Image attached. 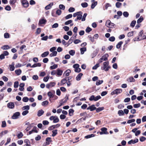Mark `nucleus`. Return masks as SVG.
<instances>
[{
	"mask_svg": "<svg viewBox=\"0 0 146 146\" xmlns=\"http://www.w3.org/2000/svg\"><path fill=\"white\" fill-rule=\"evenodd\" d=\"M20 113L19 112H16L13 113L11 117V118L13 119H17L19 118L20 115Z\"/></svg>",
	"mask_w": 146,
	"mask_h": 146,
	"instance_id": "3",
	"label": "nucleus"
},
{
	"mask_svg": "<svg viewBox=\"0 0 146 146\" xmlns=\"http://www.w3.org/2000/svg\"><path fill=\"white\" fill-rule=\"evenodd\" d=\"M55 93V92L54 90H52V91H49L47 93V95L50 98H53L54 96L53 94H54Z\"/></svg>",
	"mask_w": 146,
	"mask_h": 146,
	"instance_id": "8",
	"label": "nucleus"
},
{
	"mask_svg": "<svg viewBox=\"0 0 146 146\" xmlns=\"http://www.w3.org/2000/svg\"><path fill=\"white\" fill-rule=\"evenodd\" d=\"M97 4V2L96 1L92 3L91 5V8L93 9Z\"/></svg>",
	"mask_w": 146,
	"mask_h": 146,
	"instance_id": "36",
	"label": "nucleus"
},
{
	"mask_svg": "<svg viewBox=\"0 0 146 146\" xmlns=\"http://www.w3.org/2000/svg\"><path fill=\"white\" fill-rule=\"evenodd\" d=\"M52 52L51 53H50V55L49 56L50 57H52L53 56H56L57 54V52L56 51H53V52Z\"/></svg>",
	"mask_w": 146,
	"mask_h": 146,
	"instance_id": "26",
	"label": "nucleus"
},
{
	"mask_svg": "<svg viewBox=\"0 0 146 146\" xmlns=\"http://www.w3.org/2000/svg\"><path fill=\"white\" fill-rule=\"evenodd\" d=\"M107 129L105 127H103L101 128V130L102 131H101L100 132V135H102L104 134H109L108 132L107 131Z\"/></svg>",
	"mask_w": 146,
	"mask_h": 146,
	"instance_id": "2",
	"label": "nucleus"
},
{
	"mask_svg": "<svg viewBox=\"0 0 146 146\" xmlns=\"http://www.w3.org/2000/svg\"><path fill=\"white\" fill-rule=\"evenodd\" d=\"M57 131L58 130L57 129L53 130L52 131V136L54 137L58 133Z\"/></svg>",
	"mask_w": 146,
	"mask_h": 146,
	"instance_id": "30",
	"label": "nucleus"
},
{
	"mask_svg": "<svg viewBox=\"0 0 146 146\" xmlns=\"http://www.w3.org/2000/svg\"><path fill=\"white\" fill-rule=\"evenodd\" d=\"M14 104L13 102H11L7 104V107L10 109H13L14 107Z\"/></svg>",
	"mask_w": 146,
	"mask_h": 146,
	"instance_id": "11",
	"label": "nucleus"
},
{
	"mask_svg": "<svg viewBox=\"0 0 146 146\" xmlns=\"http://www.w3.org/2000/svg\"><path fill=\"white\" fill-rule=\"evenodd\" d=\"M122 91V90L121 89L117 88L113 91L111 93V94L113 95L114 94H117L121 93Z\"/></svg>",
	"mask_w": 146,
	"mask_h": 146,
	"instance_id": "1",
	"label": "nucleus"
},
{
	"mask_svg": "<svg viewBox=\"0 0 146 146\" xmlns=\"http://www.w3.org/2000/svg\"><path fill=\"white\" fill-rule=\"evenodd\" d=\"M138 141V139L137 138L135 139L134 140L131 139L128 142V144L129 145H130L132 143L134 144L137 143Z\"/></svg>",
	"mask_w": 146,
	"mask_h": 146,
	"instance_id": "7",
	"label": "nucleus"
},
{
	"mask_svg": "<svg viewBox=\"0 0 146 146\" xmlns=\"http://www.w3.org/2000/svg\"><path fill=\"white\" fill-rule=\"evenodd\" d=\"M49 78V76L48 75L47 76L44 77L43 80L44 82H47Z\"/></svg>",
	"mask_w": 146,
	"mask_h": 146,
	"instance_id": "47",
	"label": "nucleus"
},
{
	"mask_svg": "<svg viewBox=\"0 0 146 146\" xmlns=\"http://www.w3.org/2000/svg\"><path fill=\"white\" fill-rule=\"evenodd\" d=\"M29 100V98L27 97H24L22 99L23 101L25 102H27Z\"/></svg>",
	"mask_w": 146,
	"mask_h": 146,
	"instance_id": "44",
	"label": "nucleus"
},
{
	"mask_svg": "<svg viewBox=\"0 0 146 146\" xmlns=\"http://www.w3.org/2000/svg\"><path fill=\"white\" fill-rule=\"evenodd\" d=\"M58 66L57 64H54L52 66H51L50 67V68L51 70L55 69L58 67Z\"/></svg>",
	"mask_w": 146,
	"mask_h": 146,
	"instance_id": "41",
	"label": "nucleus"
},
{
	"mask_svg": "<svg viewBox=\"0 0 146 146\" xmlns=\"http://www.w3.org/2000/svg\"><path fill=\"white\" fill-rule=\"evenodd\" d=\"M104 109V107H99L98 108H96V112L97 113H98L103 110Z\"/></svg>",
	"mask_w": 146,
	"mask_h": 146,
	"instance_id": "35",
	"label": "nucleus"
},
{
	"mask_svg": "<svg viewBox=\"0 0 146 146\" xmlns=\"http://www.w3.org/2000/svg\"><path fill=\"white\" fill-rule=\"evenodd\" d=\"M30 109V107L29 105L25 106H23L22 108L23 110H29Z\"/></svg>",
	"mask_w": 146,
	"mask_h": 146,
	"instance_id": "34",
	"label": "nucleus"
},
{
	"mask_svg": "<svg viewBox=\"0 0 146 146\" xmlns=\"http://www.w3.org/2000/svg\"><path fill=\"white\" fill-rule=\"evenodd\" d=\"M1 48L3 50H7L10 48V47L8 45H5L2 46Z\"/></svg>",
	"mask_w": 146,
	"mask_h": 146,
	"instance_id": "28",
	"label": "nucleus"
},
{
	"mask_svg": "<svg viewBox=\"0 0 146 146\" xmlns=\"http://www.w3.org/2000/svg\"><path fill=\"white\" fill-rule=\"evenodd\" d=\"M103 82V80H99L98 81H96V84L97 86H99L101 84H102Z\"/></svg>",
	"mask_w": 146,
	"mask_h": 146,
	"instance_id": "43",
	"label": "nucleus"
},
{
	"mask_svg": "<svg viewBox=\"0 0 146 146\" xmlns=\"http://www.w3.org/2000/svg\"><path fill=\"white\" fill-rule=\"evenodd\" d=\"M19 85V82L18 81H15L14 82V87L15 88H17Z\"/></svg>",
	"mask_w": 146,
	"mask_h": 146,
	"instance_id": "42",
	"label": "nucleus"
},
{
	"mask_svg": "<svg viewBox=\"0 0 146 146\" xmlns=\"http://www.w3.org/2000/svg\"><path fill=\"white\" fill-rule=\"evenodd\" d=\"M74 39V38L73 36H72L70 38L68 41V42L67 43V46H68L70 44L72 43Z\"/></svg>",
	"mask_w": 146,
	"mask_h": 146,
	"instance_id": "21",
	"label": "nucleus"
},
{
	"mask_svg": "<svg viewBox=\"0 0 146 146\" xmlns=\"http://www.w3.org/2000/svg\"><path fill=\"white\" fill-rule=\"evenodd\" d=\"M65 8V6L63 4H60L59 5V8L60 9L64 10Z\"/></svg>",
	"mask_w": 146,
	"mask_h": 146,
	"instance_id": "55",
	"label": "nucleus"
},
{
	"mask_svg": "<svg viewBox=\"0 0 146 146\" xmlns=\"http://www.w3.org/2000/svg\"><path fill=\"white\" fill-rule=\"evenodd\" d=\"M109 64V62L108 61L104 62L103 63V66H102L101 67V69L102 70H105L106 68Z\"/></svg>",
	"mask_w": 146,
	"mask_h": 146,
	"instance_id": "6",
	"label": "nucleus"
},
{
	"mask_svg": "<svg viewBox=\"0 0 146 146\" xmlns=\"http://www.w3.org/2000/svg\"><path fill=\"white\" fill-rule=\"evenodd\" d=\"M75 9L73 7H70L68 10V11L70 13L73 12L74 11Z\"/></svg>",
	"mask_w": 146,
	"mask_h": 146,
	"instance_id": "61",
	"label": "nucleus"
},
{
	"mask_svg": "<svg viewBox=\"0 0 146 146\" xmlns=\"http://www.w3.org/2000/svg\"><path fill=\"white\" fill-rule=\"evenodd\" d=\"M81 5L83 8H86L88 7V4L86 2H84L82 3Z\"/></svg>",
	"mask_w": 146,
	"mask_h": 146,
	"instance_id": "45",
	"label": "nucleus"
},
{
	"mask_svg": "<svg viewBox=\"0 0 146 146\" xmlns=\"http://www.w3.org/2000/svg\"><path fill=\"white\" fill-rule=\"evenodd\" d=\"M109 56L108 54L107 53L103 55L101 58L104 61H106L108 59V57Z\"/></svg>",
	"mask_w": 146,
	"mask_h": 146,
	"instance_id": "12",
	"label": "nucleus"
},
{
	"mask_svg": "<svg viewBox=\"0 0 146 146\" xmlns=\"http://www.w3.org/2000/svg\"><path fill=\"white\" fill-rule=\"evenodd\" d=\"M123 43V42L122 41L119 42L116 45V47L117 49L120 48L122 44Z\"/></svg>",
	"mask_w": 146,
	"mask_h": 146,
	"instance_id": "27",
	"label": "nucleus"
},
{
	"mask_svg": "<svg viewBox=\"0 0 146 146\" xmlns=\"http://www.w3.org/2000/svg\"><path fill=\"white\" fill-rule=\"evenodd\" d=\"M62 13V11L60 9H58L56 11V14L58 15H60Z\"/></svg>",
	"mask_w": 146,
	"mask_h": 146,
	"instance_id": "63",
	"label": "nucleus"
},
{
	"mask_svg": "<svg viewBox=\"0 0 146 146\" xmlns=\"http://www.w3.org/2000/svg\"><path fill=\"white\" fill-rule=\"evenodd\" d=\"M60 125V124H57L55 125H52L50 126L48 128V129L49 131H51L54 129L59 127Z\"/></svg>",
	"mask_w": 146,
	"mask_h": 146,
	"instance_id": "4",
	"label": "nucleus"
},
{
	"mask_svg": "<svg viewBox=\"0 0 146 146\" xmlns=\"http://www.w3.org/2000/svg\"><path fill=\"white\" fill-rule=\"evenodd\" d=\"M71 70L69 69H68L65 71L64 74L65 73V76L67 77L69 75L70 73L71 72Z\"/></svg>",
	"mask_w": 146,
	"mask_h": 146,
	"instance_id": "29",
	"label": "nucleus"
},
{
	"mask_svg": "<svg viewBox=\"0 0 146 146\" xmlns=\"http://www.w3.org/2000/svg\"><path fill=\"white\" fill-rule=\"evenodd\" d=\"M141 104L140 103L135 104L133 105V107L135 108H137L140 107Z\"/></svg>",
	"mask_w": 146,
	"mask_h": 146,
	"instance_id": "53",
	"label": "nucleus"
},
{
	"mask_svg": "<svg viewBox=\"0 0 146 146\" xmlns=\"http://www.w3.org/2000/svg\"><path fill=\"white\" fill-rule=\"evenodd\" d=\"M83 75L82 73H80L76 77V80L77 81H79L81 80V77Z\"/></svg>",
	"mask_w": 146,
	"mask_h": 146,
	"instance_id": "19",
	"label": "nucleus"
},
{
	"mask_svg": "<svg viewBox=\"0 0 146 146\" xmlns=\"http://www.w3.org/2000/svg\"><path fill=\"white\" fill-rule=\"evenodd\" d=\"M136 23V21L135 20L133 21L131 23L130 26L132 27H134Z\"/></svg>",
	"mask_w": 146,
	"mask_h": 146,
	"instance_id": "51",
	"label": "nucleus"
},
{
	"mask_svg": "<svg viewBox=\"0 0 146 146\" xmlns=\"http://www.w3.org/2000/svg\"><path fill=\"white\" fill-rule=\"evenodd\" d=\"M123 16L125 17H127L129 16V13L127 11H124L123 13Z\"/></svg>",
	"mask_w": 146,
	"mask_h": 146,
	"instance_id": "48",
	"label": "nucleus"
},
{
	"mask_svg": "<svg viewBox=\"0 0 146 146\" xmlns=\"http://www.w3.org/2000/svg\"><path fill=\"white\" fill-rule=\"evenodd\" d=\"M72 22V21L71 20H70L65 22L64 24L65 25H68L71 23Z\"/></svg>",
	"mask_w": 146,
	"mask_h": 146,
	"instance_id": "54",
	"label": "nucleus"
},
{
	"mask_svg": "<svg viewBox=\"0 0 146 146\" xmlns=\"http://www.w3.org/2000/svg\"><path fill=\"white\" fill-rule=\"evenodd\" d=\"M99 50V48H97L96 49V50L93 52V53L91 55L92 58H94L97 55Z\"/></svg>",
	"mask_w": 146,
	"mask_h": 146,
	"instance_id": "10",
	"label": "nucleus"
},
{
	"mask_svg": "<svg viewBox=\"0 0 146 146\" xmlns=\"http://www.w3.org/2000/svg\"><path fill=\"white\" fill-rule=\"evenodd\" d=\"M90 111H93L96 110V107H95L94 104H92L90 106Z\"/></svg>",
	"mask_w": 146,
	"mask_h": 146,
	"instance_id": "38",
	"label": "nucleus"
},
{
	"mask_svg": "<svg viewBox=\"0 0 146 146\" xmlns=\"http://www.w3.org/2000/svg\"><path fill=\"white\" fill-rule=\"evenodd\" d=\"M25 85V84L24 83H21L19 85V86L20 88H19V90L21 91H23L24 90V87Z\"/></svg>",
	"mask_w": 146,
	"mask_h": 146,
	"instance_id": "9",
	"label": "nucleus"
},
{
	"mask_svg": "<svg viewBox=\"0 0 146 146\" xmlns=\"http://www.w3.org/2000/svg\"><path fill=\"white\" fill-rule=\"evenodd\" d=\"M75 52V51L73 50H71L69 51V54L72 56H73L74 55Z\"/></svg>",
	"mask_w": 146,
	"mask_h": 146,
	"instance_id": "39",
	"label": "nucleus"
},
{
	"mask_svg": "<svg viewBox=\"0 0 146 146\" xmlns=\"http://www.w3.org/2000/svg\"><path fill=\"white\" fill-rule=\"evenodd\" d=\"M122 5V3L119 2H117L115 3V6L117 8H120Z\"/></svg>",
	"mask_w": 146,
	"mask_h": 146,
	"instance_id": "37",
	"label": "nucleus"
},
{
	"mask_svg": "<svg viewBox=\"0 0 146 146\" xmlns=\"http://www.w3.org/2000/svg\"><path fill=\"white\" fill-rule=\"evenodd\" d=\"M48 104V102L47 100H46L43 102L41 104L43 106H44L46 105H47Z\"/></svg>",
	"mask_w": 146,
	"mask_h": 146,
	"instance_id": "52",
	"label": "nucleus"
},
{
	"mask_svg": "<svg viewBox=\"0 0 146 146\" xmlns=\"http://www.w3.org/2000/svg\"><path fill=\"white\" fill-rule=\"evenodd\" d=\"M74 112V110L72 109H70L69 110V116H71L73 114Z\"/></svg>",
	"mask_w": 146,
	"mask_h": 146,
	"instance_id": "33",
	"label": "nucleus"
},
{
	"mask_svg": "<svg viewBox=\"0 0 146 146\" xmlns=\"http://www.w3.org/2000/svg\"><path fill=\"white\" fill-rule=\"evenodd\" d=\"M4 38H9L10 37V35L7 33H5L4 34Z\"/></svg>",
	"mask_w": 146,
	"mask_h": 146,
	"instance_id": "49",
	"label": "nucleus"
},
{
	"mask_svg": "<svg viewBox=\"0 0 146 146\" xmlns=\"http://www.w3.org/2000/svg\"><path fill=\"white\" fill-rule=\"evenodd\" d=\"M118 114L119 116L123 115L124 113L122 110H119L118 112Z\"/></svg>",
	"mask_w": 146,
	"mask_h": 146,
	"instance_id": "50",
	"label": "nucleus"
},
{
	"mask_svg": "<svg viewBox=\"0 0 146 146\" xmlns=\"http://www.w3.org/2000/svg\"><path fill=\"white\" fill-rule=\"evenodd\" d=\"M5 9L7 11H10L11 9V8L9 5H7L5 7Z\"/></svg>",
	"mask_w": 146,
	"mask_h": 146,
	"instance_id": "62",
	"label": "nucleus"
},
{
	"mask_svg": "<svg viewBox=\"0 0 146 146\" xmlns=\"http://www.w3.org/2000/svg\"><path fill=\"white\" fill-rule=\"evenodd\" d=\"M49 54V52L48 51H46L42 53L41 54V56L42 57L44 58L47 56Z\"/></svg>",
	"mask_w": 146,
	"mask_h": 146,
	"instance_id": "22",
	"label": "nucleus"
},
{
	"mask_svg": "<svg viewBox=\"0 0 146 146\" xmlns=\"http://www.w3.org/2000/svg\"><path fill=\"white\" fill-rule=\"evenodd\" d=\"M89 100L90 101H95V96L94 95H92L89 98Z\"/></svg>",
	"mask_w": 146,
	"mask_h": 146,
	"instance_id": "64",
	"label": "nucleus"
},
{
	"mask_svg": "<svg viewBox=\"0 0 146 146\" xmlns=\"http://www.w3.org/2000/svg\"><path fill=\"white\" fill-rule=\"evenodd\" d=\"M16 74L17 75H19L21 73L22 71L21 69L16 70L15 71Z\"/></svg>",
	"mask_w": 146,
	"mask_h": 146,
	"instance_id": "32",
	"label": "nucleus"
},
{
	"mask_svg": "<svg viewBox=\"0 0 146 146\" xmlns=\"http://www.w3.org/2000/svg\"><path fill=\"white\" fill-rule=\"evenodd\" d=\"M51 139V138L50 137H47L46 139L45 140L47 144L49 145L50 143L52 142V140Z\"/></svg>",
	"mask_w": 146,
	"mask_h": 146,
	"instance_id": "20",
	"label": "nucleus"
},
{
	"mask_svg": "<svg viewBox=\"0 0 146 146\" xmlns=\"http://www.w3.org/2000/svg\"><path fill=\"white\" fill-rule=\"evenodd\" d=\"M46 19H40L39 21L38 25H41L46 24Z\"/></svg>",
	"mask_w": 146,
	"mask_h": 146,
	"instance_id": "13",
	"label": "nucleus"
},
{
	"mask_svg": "<svg viewBox=\"0 0 146 146\" xmlns=\"http://www.w3.org/2000/svg\"><path fill=\"white\" fill-rule=\"evenodd\" d=\"M36 128L37 127L36 126H34L33 129L29 131V134L30 135L33 132L36 133H38V131L36 129Z\"/></svg>",
	"mask_w": 146,
	"mask_h": 146,
	"instance_id": "15",
	"label": "nucleus"
},
{
	"mask_svg": "<svg viewBox=\"0 0 146 146\" xmlns=\"http://www.w3.org/2000/svg\"><path fill=\"white\" fill-rule=\"evenodd\" d=\"M87 15V13H85L83 15V16L82 18V21H84L86 20V17Z\"/></svg>",
	"mask_w": 146,
	"mask_h": 146,
	"instance_id": "58",
	"label": "nucleus"
},
{
	"mask_svg": "<svg viewBox=\"0 0 146 146\" xmlns=\"http://www.w3.org/2000/svg\"><path fill=\"white\" fill-rule=\"evenodd\" d=\"M56 74L58 76H60L61 75H62L63 73V71L62 70H60L59 68H58L56 70Z\"/></svg>",
	"mask_w": 146,
	"mask_h": 146,
	"instance_id": "14",
	"label": "nucleus"
},
{
	"mask_svg": "<svg viewBox=\"0 0 146 146\" xmlns=\"http://www.w3.org/2000/svg\"><path fill=\"white\" fill-rule=\"evenodd\" d=\"M21 3L25 7H27L29 5V2L27 0H22L21 1Z\"/></svg>",
	"mask_w": 146,
	"mask_h": 146,
	"instance_id": "5",
	"label": "nucleus"
},
{
	"mask_svg": "<svg viewBox=\"0 0 146 146\" xmlns=\"http://www.w3.org/2000/svg\"><path fill=\"white\" fill-rule=\"evenodd\" d=\"M53 5V3H50L48 5L46 6L45 7V9L46 10L50 9L52 7Z\"/></svg>",
	"mask_w": 146,
	"mask_h": 146,
	"instance_id": "16",
	"label": "nucleus"
},
{
	"mask_svg": "<svg viewBox=\"0 0 146 146\" xmlns=\"http://www.w3.org/2000/svg\"><path fill=\"white\" fill-rule=\"evenodd\" d=\"M115 40V37L113 36L110 37L109 38V40L111 42H113Z\"/></svg>",
	"mask_w": 146,
	"mask_h": 146,
	"instance_id": "56",
	"label": "nucleus"
},
{
	"mask_svg": "<svg viewBox=\"0 0 146 146\" xmlns=\"http://www.w3.org/2000/svg\"><path fill=\"white\" fill-rule=\"evenodd\" d=\"M64 99L61 100L60 102V104L59 105V106L58 107V108H59L60 106H61L62 105H63V104L67 102L66 100H64Z\"/></svg>",
	"mask_w": 146,
	"mask_h": 146,
	"instance_id": "23",
	"label": "nucleus"
},
{
	"mask_svg": "<svg viewBox=\"0 0 146 146\" xmlns=\"http://www.w3.org/2000/svg\"><path fill=\"white\" fill-rule=\"evenodd\" d=\"M67 80L66 77L64 78L61 81L60 85L63 86L65 84L67 83Z\"/></svg>",
	"mask_w": 146,
	"mask_h": 146,
	"instance_id": "18",
	"label": "nucleus"
},
{
	"mask_svg": "<svg viewBox=\"0 0 146 146\" xmlns=\"http://www.w3.org/2000/svg\"><path fill=\"white\" fill-rule=\"evenodd\" d=\"M80 50L81 51V54H84V52L86 51V48L85 47L81 48H80Z\"/></svg>",
	"mask_w": 146,
	"mask_h": 146,
	"instance_id": "24",
	"label": "nucleus"
},
{
	"mask_svg": "<svg viewBox=\"0 0 146 146\" xmlns=\"http://www.w3.org/2000/svg\"><path fill=\"white\" fill-rule=\"evenodd\" d=\"M72 14H69L66 15L65 17V18L66 19H68L72 17Z\"/></svg>",
	"mask_w": 146,
	"mask_h": 146,
	"instance_id": "59",
	"label": "nucleus"
},
{
	"mask_svg": "<svg viewBox=\"0 0 146 146\" xmlns=\"http://www.w3.org/2000/svg\"><path fill=\"white\" fill-rule=\"evenodd\" d=\"M92 30V29L88 27H87L86 29V32L87 33H89Z\"/></svg>",
	"mask_w": 146,
	"mask_h": 146,
	"instance_id": "60",
	"label": "nucleus"
},
{
	"mask_svg": "<svg viewBox=\"0 0 146 146\" xmlns=\"http://www.w3.org/2000/svg\"><path fill=\"white\" fill-rule=\"evenodd\" d=\"M59 121V119L58 117L55 116V117L54 118V121H53V122L54 123H56L58 122Z\"/></svg>",
	"mask_w": 146,
	"mask_h": 146,
	"instance_id": "46",
	"label": "nucleus"
},
{
	"mask_svg": "<svg viewBox=\"0 0 146 146\" xmlns=\"http://www.w3.org/2000/svg\"><path fill=\"white\" fill-rule=\"evenodd\" d=\"M23 135L22 133L21 132H20L19 133H18L17 135V136L19 139H20L23 136Z\"/></svg>",
	"mask_w": 146,
	"mask_h": 146,
	"instance_id": "40",
	"label": "nucleus"
},
{
	"mask_svg": "<svg viewBox=\"0 0 146 146\" xmlns=\"http://www.w3.org/2000/svg\"><path fill=\"white\" fill-rule=\"evenodd\" d=\"M44 111L42 109L39 110L37 113V115L38 117H40L44 113Z\"/></svg>",
	"mask_w": 146,
	"mask_h": 146,
	"instance_id": "17",
	"label": "nucleus"
},
{
	"mask_svg": "<svg viewBox=\"0 0 146 146\" xmlns=\"http://www.w3.org/2000/svg\"><path fill=\"white\" fill-rule=\"evenodd\" d=\"M41 64L40 63H35L31 66V68H35L36 67H40L41 66Z\"/></svg>",
	"mask_w": 146,
	"mask_h": 146,
	"instance_id": "25",
	"label": "nucleus"
},
{
	"mask_svg": "<svg viewBox=\"0 0 146 146\" xmlns=\"http://www.w3.org/2000/svg\"><path fill=\"white\" fill-rule=\"evenodd\" d=\"M6 126V121H2V122L1 127L3 128L5 127Z\"/></svg>",
	"mask_w": 146,
	"mask_h": 146,
	"instance_id": "57",
	"label": "nucleus"
},
{
	"mask_svg": "<svg viewBox=\"0 0 146 146\" xmlns=\"http://www.w3.org/2000/svg\"><path fill=\"white\" fill-rule=\"evenodd\" d=\"M143 19L142 16H141L140 18L138 19L137 21V23L139 24L141 23L143 20Z\"/></svg>",
	"mask_w": 146,
	"mask_h": 146,
	"instance_id": "31",
	"label": "nucleus"
}]
</instances>
